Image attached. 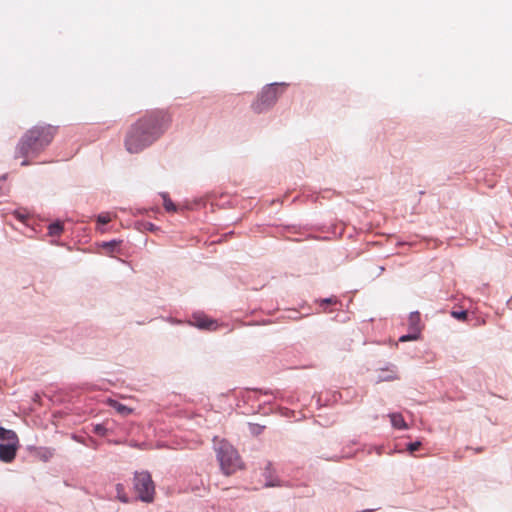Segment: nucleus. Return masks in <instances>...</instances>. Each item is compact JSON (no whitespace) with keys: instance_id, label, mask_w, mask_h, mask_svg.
Returning a JSON list of instances; mask_svg holds the SVG:
<instances>
[{"instance_id":"1","label":"nucleus","mask_w":512,"mask_h":512,"mask_svg":"<svg viewBox=\"0 0 512 512\" xmlns=\"http://www.w3.org/2000/svg\"><path fill=\"white\" fill-rule=\"evenodd\" d=\"M171 123L170 115L164 110L146 113L129 129L125 147L130 153H139L159 139Z\"/></svg>"},{"instance_id":"2","label":"nucleus","mask_w":512,"mask_h":512,"mask_svg":"<svg viewBox=\"0 0 512 512\" xmlns=\"http://www.w3.org/2000/svg\"><path fill=\"white\" fill-rule=\"evenodd\" d=\"M56 128L50 125H37L29 129L16 146L15 157H36L53 140Z\"/></svg>"},{"instance_id":"3","label":"nucleus","mask_w":512,"mask_h":512,"mask_svg":"<svg viewBox=\"0 0 512 512\" xmlns=\"http://www.w3.org/2000/svg\"><path fill=\"white\" fill-rule=\"evenodd\" d=\"M215 451L220 468L225 475H231L242 468V461L237 450L227 441L215 442Z\"/></svg>"},{"instance_id":"4","label":"nucleus","mask_w":512,"mask_h":512,"mask_svg":"<svg viewBox=\"0 0 512 512\" xmlns=\"http://www.w3.org/2000/svg\"><path fill=\"white\" fill-rule=\"evenodd\" d=\"M285 85V83L275 82L264 86L256 100L252 103V110L257 114H261L271 109L282 93V91H280V87Z\"/></svg>"},{"instance_id":"5","label":"nucleus","mask_w":512,"mask_h":512,"mask_svg":"<svg viewBox=\"0 0 512 512\" xmlns=\"http://www.w3.org/2000/svg\"><path fill=\"white\" fill-rule=\"evenodd\" d=\"M133 488L140 501L151 503L154 500L155 485L149 472H135Z\"/></svg>"},{"instance_id":"6","label":"nucleus","mask_w":512,"mask_h":512,"mask_svg":"<svg viewBox=\"0 0 512 512\" xmlns=\"http://www.w3.org/2000/svg\"><path fill=\"white\" fill-rule=\"evenodd\" d=\"M19 439L7 441V443H0V460L5 463L11 462L17 452Z\"/></svg>"},{"instance_id":"7","label":"nucleus","mask_w":512,"mask_h":512,"mask_svg":"<svg viewBox=\"0 0 512 512\" xmlns=\"http://www.w3.org/2000/svg\"><path fill=\"white\" fill-rule=\"evenodd\" d=\"M189 324L203 330H216L218 327L215 320L210 319L203 313H194Z\"/></svg>"},{"instance_id":"8","label":"nucleus","mask_w":512,"mask_h":512,"mask_svg":"<svg viewBox=\"0 0 512 512\" xmlns=\"http://www.w3.org/2000/svg\"><path fill=\"white\" fill-rule=\"evenodd\" d=\"M397 370L395 365H389L382 370V373L378 376V382L393 381L398 379Z\"/></svg>"},{"instance_id":"9","label":"nucleus","mask_w":512,"mask_h":512,"mask_svg":"<svg viewBox=\"0 0 512 512\" xmlns=\"http://www.w3.org/2000/svg\"><path fill=\"white\" fill-rule=\"evenodd\" d=\"M388 417L390 418L391 425L395 429L399 430H406L408 428V425L406 421L404 420L402 414L400 413H390L388 414Z\"/></svg>"},{"instance_id":"10","label":"nucleus","mask_w":512,"mask_h":512,"mask_svg":"<svg viewBox=\"0 0 512 512\" xmlns=\"http://www.w3.org/2000/svg\"><path fill=\"white\" fill-rule=\"evenodd\" d=\"M408 323H409V330L420 335L421 326H420V314L418 311H414V312L410 313Z\"/></svg>"},{"instance_id":"11","label":"nucleus","mask_w":512,"mask_h":512,"mask_svg":"<svg viewBox=\"0 0 512 512\" xmlns=\"http://www.w3.org/2000/svg\"><path fill=\"white\" fill-rule=\"evenodd\" d=\"M109 404L111 407H113L118 413L122 415H128L132 413V409L127 407L126 405L116 401V400H109Z\"/></svg>"},{"instance_id":"12","label":"nucleus","mask_w":512,"mask_h":512,"mask_svg":"<svg viewBox=\"0 0 512 512\" xmlns=\"http://www.w3.org/2000/svg\"><path fill=\"white\" fill-rule=\"evenodd\" d=\"M115 491H116V498L122 502V503H128L129 502V497L127 495V493L125 492V487L123 484L121 483H117L115 485Z\"/></svg>"},{"instance_id":"13","label":"nucleus","mask_w":512,"mask_h":512,"mask_svg":"<svg viewBox=\"0 0 512 512\" xmlns=\"http://www.w3.org/2000/svg\"><path fill=\"white\" fill-rule=\"evenodd\" d=\"M63 231V224L60 221L51 223L48 226V234L50 236H59Z\"/></svg>"},{"instance_id":"14","label":"nucleus","mask_w":512,"mask_h":512,"mask_svg":"<svg viewBox=\"0 0 512 512\" xmlns=\"http://www.w3.org/2000/svg\"><path fill=\"white\" fill-rule=\"evenodd\" d=\"M18 438L17 434L13 430H8L3 427H0V440L3 441H11Z\"/></svg>"},{"instance_id":"15","label":"nucleus","mask_w":512,"mask_h":512,"mask_svg":"<svg viewBox=\"0 0 512 512\" xmlns=\"http://www.w3.org/2000/svg\"><path fill=\"white\" fill-rule=\"evenodd\" d=\"M163 200H164L163 205H164V208L166 211H168V212L176 211V206L171 201V199L168 198V196L166 194H163Z\"/></svg>"},{"instance_id":"16","label":"nucleus","mask_w":512,"mask_h":512,"mask_svg":"<svg viewBox=\"0 0 512 512\" xmlns=\"http://www.w3.org/2000/svg\"><path fill=\"white\" fill-rule=\"evenodd\" d=\"M93 432L99 436H106L108 429L105 427L104 424H94L93 425Z\"/></svg>"},{"instance_id":"17","label":"nucleus","mask_w":512,"mask_h":512,"mask_svg":"<svg viewBox=\"0 0 512 512\" xmlns=\"http://www.w3.org/2000/svg\"><path fill=\"white\" fill-rule=\"evenodd\" d=\"M419 336H420L419 334L409 330V333L402 335L399 338V341L400 342L414 341V340H417L419 338Z\"/></svg>"},{"instance_id":"18","label":"nucleus","mask_w":512,"mask_h":512,"mask_svg":"<svg viewBox=\"0 0 512 512\" xmlns=\"http://www.w3.org/2000/svg\"><path fill=\"white\" fill-rule=\"evenodd\" d=\"M120 243H121L120 240H111V241H108V242H103L101 244V246L103 248L108 249L109 252H113L115 247L118 246Z\"/></svg>"},{"instance_id":"19","label":"nucleus","mask_w":512,"mask_h":512,"mask_svg":"<svg viewBox=\"0 0 512 512\" xmlns=\"http://www.w3.org/2000/svg\"><path fill=\"white\" fill-rule=\"evenodd\" d=\"M451 315H452V317H454L455 319H458V320L464 321V320H466V318H467V311H465V310H461V311H452Z\"/></svg>"},{"instance_id":"20","label":"nucleus","mask_w":512,"mask_h":512,"mask_svg":"<svg viewBox=\"0 0 512 512\" xmlns=\"http://www.w3.org/2000/svg\"><path fill=\"white\" fill-rule=\"evenodd\" d=\"M13 215L21 222H25V220L28 217V214L25 211L22 210H14Z\"/></svg>"},{"instance_id":"21","label":"nucleus","mask_w":512,"mask_h":512,"mask_svg":"<svg viewBox=\"0 0 512 512\" xmlns=\"http://www.w3.org/2000/svg\"><path fill=\"white\" fill-rule=\"evenodd\" d=\"M97 221L101 224H107L111 221V216L109 213H102V214H99L98 217H97Z\"/></svg>"},{"instance_id":"22","label":"nucleus","mask_w":512,"mask_h":512,"mask_svg":"<svg viewBox=\"0 0 512 512\" xmlns=\"http://www.w3.org/2000/svg\"><path fill=\"white\" fill-rule=\"evenodd\" d=\"M420 446H421L420 441L411 442V443L407 444V450L410 453H414L415 451H417L420 448Z\"/></svg>"},{"instance_id":"23","label":"nucleus","mask_w":512,"mask_h":512,"mask_svg":"<svg viewBox=\"0 0 512 512\" xmlns=\"http://www.w3.org/2000/svg\"><path fill=\"white\" fill-rule=\"evenodd\" d=\"M71 439H73L74 441L78 442V443H81L83 445H89L87 443V440L86 438L80 436V435H77V434H71Z\"/></svg>"},{"instance_id":"24","label":"nucleus","mask_w":512,"mask_h":512,"mask_svg":"<svg viewBox=\"0 0 512 512\" xmlns=\"http://www.w3.org/2000/svg\"><path fill=\"white\" fill-rule=\"evenodd\" d=\"M52 456H53V450L48 449V448L44 449V454H43L44 459L47 460V459L51 458Z\"/></svg>"},{"instance_id":"25","label":"nucleus","mask_w":512,"mask_h":512,"mask_svg":"<svg viewBox=\"0 0 512 512\" xmlns=\"http://www.w3.org/2000/svg\"><path fill=\"white\" fill-rule=\"evenodd\" d=\"M330 303H336V299L335 298H325L323 300H321V304H330Z\"/></svg>"},{"instance_id":"26","label":"nucleus","mask_w":512,"mask_h":512,"mask_svg":"<svg viewBox=\"0 0 512 512\" xmlns=\"http://www.w3.org/2000/svg\"><path fill=\"white\" fill-rule=\"evenodd\" d=\"M86 440H87V443L89 444L88 446L93 447V448H97V443H96V441L93 438H88Z\"/></svg>"},{"instance_id":"27","label":"nucleus","mask_w":512,"mask_h":512,"mask_svg":"<svg viewBox=\"0 0 512 512\" xmlns=\"http://www.w3.org/2000/svg\"><path fill=\"white\" fill-rule=\"evenodd\" d=\"M261 430H262V427H261V426H259V425H253V426H252V432H253V433L258 434V433H260V432H261Z\"/></svg>"},{"instance_id":"28","label":"nucleus","mask_w":512,"mask_h":512,"mask_svg":"<svg viewBox=\"0 0 512 512\" xmlns=\"http://www.w3.org/2000/svg\"><path fill=\"white\" fill-rule=\"evenodd\" d=\"M168 321H169L170 323H172V324L180 323V321H177V320H175V319H173V318H169V319H168Z\"/></svg>"},{"instance_id":"29","label":"nucleus","mask_w":512,"mask_h":512,"mask_svg":"<svg viewBox=\"0 0 512 512\" xmlns=\"http://www.w3.org/2000/svg\"><path fill=\"white\" fill-rule=\"evenodd\" d=\"M378 508H372V509H366V510H363L362 512H374L376 511Z\"/></svg>"},{"instance_id":"30","label":"nucleus","mask_w":512,"mask_h":512,"mask_svg":"<svg viewBox=\"0 0 512 512\" xmlns=\"http://www.w3.org/2000/svg\"><path fill=\"white\" fill-rule=\"evenodd\" d=\"M28 164H29V162H28L27 160H24V161H22V163H21V165H22V166H26V165H28Z\"/></svg>"},{"instance_id":"31","label":"nucleus","mask_w":512,"mask_h":512,"mask_svg":"<svg viewBox=\"0 0 512 512\" xmlns=\"http://www.w3.org/2000/svg\"><path fill=\"white\" fill-rule=\"evenodd\" d=\"M154 228V225L152 223H149V229L152 230Z\"/></svg>"}]
</instances>
